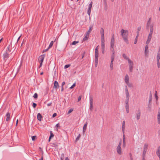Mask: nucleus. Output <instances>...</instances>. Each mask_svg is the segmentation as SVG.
<instances>
[{
	"label": "nucleus",
	"instance_id": "obj_63",
	"mask_svg": "<svg viewBox=\"0 0 160 160\" xmlns=\"http://www.w3.org/2000/svg\"><path fill=\"white\" fill-rule=\"evenodd\" d=\"M139 31H137V36H139Z\"/></svg>",
	"mask_w": 160,
	"mask_h": 160
},
{
	"label": "nucleus",
	"instance_id": "obj_32",
	"mask_svg": "<svg viewBox=\"0 0 160 160\" xmlns=\"http://www.w3.org/2000/svg\"><path fill=\"white\" fill-rule=\"evenodd\" d=\"M125 135L124 134L123 135V143H126Z\"/></svg>",
	"mask_w": 160,
	"mask_h": 160
},
{
	"label": "nucleus",
	"instance_id": "obj_60",
	"mask_svg": "<svg viewBox=\"0 0 160 160\" xmlns=\"http://www.w3.org/2000/svg\"><path fill=\"white\" fill-rule=\"evenodd\" d=\"M52 102H51V103H48V104H47V105L48 106H51V105H52Z\"/></svg>",
	"mask_w": 160,
	"mask_h": 160
},
{
	"label": "nucleus",
	"instance_id": "obj_5",
	"mask_svg": "<svg viewBox=\"0 0 160 160\" xmlns=\"http://www.w3.org/2000/svg\"><path fill=\"white\" fill-rule=\"evenodd\" d=\"M153 32H150L148 36V39L146 42V44H148L151 41V39L152 38V35L153 33Z\"/></svg>",
	"mask_w": 160,
	"mask_h": 160
},
{
	"label": "nucleus",
	"instance_id": "obj_24",
	"mask_svg": "<svg viewBox=\"0 0 160 160\" xmlns=\"http://www.w3.org/2000/svg\"><path fill=\"white\" fill-rule=\"evenodd\" d=\"M150 27V32H153V25L150 24L149 26Z\"/></svg>",
	"mask_w": 160,
	"mask_h": 160
},
{
	"label": "nucleus",
	"instance_id": "obj_35",
	"mask_svg": "<svg viewBox=\"0 0 160 160\" xmlns=\"http://www.w3.org/2000/svg\"><path fill=\"white\" fill-rule=\"evenodd\" d=\"M6 52H7L8 53H9L10 52V46H9L7 48V50H6Z\"/></svg>",
	"mask_w": 160,
	"mask_h": 160
},
{
	"label": "nucleus",
	"instance_id": "obj_46",
	"mask_svg": "<svg viewBox=\"0 0 160 160\" xmlns=\"http://www.w3.org/2000/svg\"><path fill=\"white\" fill-rule=\"evenodd\" d=\"M76 85V83H74L70 88V89L73 88Z\"/></svg>",
	"mask_w": 160,
	"mask_h": 160
},
{
	"label": "nucleus",
	"instance_id": "obj_47",
	"mask_svg": "<svg viewBox=\"0 0 160 160\" xmlns=\"http://www.w3.org/2000/svg\"><path fill=\"white\" fill-rule=\"evenodd\" d=\"M129 156H130V160H133L132 155L131 153H130V154H129Z\"/></svg>",
	"mask_w": 160,
	"mask_h": 160
},
{
	"label": "nucleus",
	"instance_id": "obj_40",
	"mask_svg": "<svg viewBox=\"0 0 160 160\" xmlns=\"http://www.w3.org/2000/svg\"><path fill=\"white\" fill-rule=\"evenodd\" d=\"M79 43V41H74L72 43V45H76L77 43Z\"/></svg>",
	"mask_w": 160,
	"mask_h": 160
},
{
	"label": "nucleus",
	"instance_id": "obj_22",
	"mask_svg": "<svg viewBox=\"0 0 160 160\" xmlns=\"http://www.w3.org/2000/svg\"><path fill=\"white\" fill-rule=\"evenodd\" d=\"M156 154L158 157L160 156V146H159L158 148Z\"/></svg>",
	"mask_w": 160,
	"mask_h": 160
},
{
	"label": "nucleus",
	"instance_id": "obj_11",
	"mask_svg": "<svg viewBox=\"0 0 160 160\" xmlns=\"http://www.w3.org/2000/svg\"><path fill=\"white\" fill-rule=\"evenodd\" d=\"M45 57V54L40 56L38 58V61L42 63Z\"/></svg>",
	"mask_w": 160,
	"mask_h": 160
},
{
	"label": "nucleus",
	"instance_id": "obj_8",
	"mask_svg": "<svg viewBox=\"0 0 160 160\" xmlns=\"http://www.w3.org/2000/svg\"><path fill=\"white\" fill-rule=\"evenodd\" d=\"M101 49L102 51V53H104L105 51V44L104 42L105 40H101Z\"/></svg>",
	"mask_w": 160,
	"mask_h": 160
},
{
	"label": "nucleus",
	"instance_id": "obj_13",
	"mask_svg": "<svg viewBox=\"0 0 160 160\" xmlns=\"http://www.w3.org/2000/svg\"><path fill=\"white\" fill-rule=\"evenodd\" d=\"M116 150L118 153L119 155H121L122 154V148L121 147H117Z\"/></svg>",
	"mask_w": 160,
	"mask_h": 160
},
{
	"label": "nucleus",
	"instance_id": "obj_7",
	"mask_svg": "<svg viewBox=\"0 0 160 160\" xmlns=\"http://www.w3.org/2000/svg\"><path fill=\"white\" fill-rule=\"evenodd\" d=\"M93 109V98L91 96L90 98V106L89 109L92 111Z\"/></svg>",
	"mask_w": 160,
	"mask_h": 160
},
{
	"label": "nucleus",
	"instance_id": "obj_36",
	"mask_svg": "<svg viewBox=\"0 0 160 160\" xmlns=\"http://www.w3.org/2000/svg\"><path fill=\"white\" fill-rule=\"evenodd\" d=\"M126 83V84L128 85V87H131L132 86V83H130L129 82H127Z\"/></svg>",
	"mask_w": 160,
	"mask_h": 160
},
{
	"label": "nucleus",
	"instance_id": "obj_6",
	"mask_svg": "<svg viewBox=\"0 0 160 160\" xmlns=\"http://www.w3.org/2000/svg\"><path fill=\"white\" fill-rule=\"evenodd\" d=\"M92 5V2H91L88 5V8L87 11V13L88 15L90 16L91 8Z\"/></svg>",
	"mask_w": 160,
	"mask_h": 160
},
{
	"label": "nucleus",
	"instance_id": "obj_53",
	"mask_svg": "<svg viewBox=\"0 0 160 160\" xmlns=\"http://www.w3.org/2000/svg\"><path fill=\"white\" fill-rule=\"evenodd\" d=\"M37 106V104L34 102L33 103L32 106L34 108H35Z\"/></svg>",
	"mask_w": 160,
	"mask_h": 160
},
{
	"label": "nucleus",
	"instance_id": "obj_29",
	"mask_svg": "<svg viewBox=\"0 0 160 160\" xmlns=\"http://www.w3.org/2000/svg\"><path fill=\"white\" fill-rule=\"evenodd\" d=\"M122 57L125 59L128 60H128L130 59L127 57V56H126V55L125 54H123Z\"/></svg>",
	"mask_w": 160,
	"mask_h": 160
},
{
	"label": "nucleus",
	"instance_id": "obj_56",
	"mask_svg": "<svg viewBox=\"0 0 160 160\" xmlns=\"http://www.w3.org/2000/svg\"><path fill=\"white\" fill-rule=\"evenodd\" d=\"M57 116V113H54L52 115V117L54 118Z\"/></svg>",
	"mask_w": 160,
	"mask_h": 160
},
{
	"label": "nucleus",
	"instance_id": "obj_25",
	"mask_svg": "<svg viewBox=\"0 0 160 160\" xmlns=\"http://www.w3.org/2000/svg\"><path fill=\"white\" fill-rule=\"evenodd\" d=\"M87 125H88V123L87 122H86L84 125V126H83V132H85L86 131V129H87Z\"/></svg>",
	"mask_w": 160,
	"mask_h": 160
},
{
	"label": "nucleus",
	"instance_id": "obj_34",
	"mask_svg": "<svg viewBox=\"0 0 160 160\" xmlns=\"http://www.w3.org/2000/svg\"><path fill=\"white\" fill-rule=\"evenodd\" d=\"M53 44V41H52L50 43V44L48 47L49 48H51L52 47V46Z\"/></svg>",
	"mask_w": 160,
	"mask_h": 160
},
{
	"label": "nucleus",
	"instance_id": "obj_26",
	"mask_svg": "<svg viewBox=\"0 0 160 160\" xmlns=\"http://www.w3.org/2000/svg\"><path fill=\"white\" fill-rule=\"evenodd\" d=\"M50 136L49 138V140H48L49 142L50 141L51 139L54 136V135L52 133V131H50Z\"/></svg>",
	"mask_w": 160,
	"mask_h": 160
},
{
	"label": "nucleus",
	"instance_id": "obj_59",
	"mask_svg": "<svg viewBox=\"0 0 160 160\" xmlns=\"http://www.w3.org/2000/svg\"><path fill=\"white\" fill-rule=\"evenodd\" d=\"M81 99V96H79L78 97V102H79Z\"/></svg>",
	"mask_w": 160,
	"mask_h": 160
},
{
	"label": "nucleus",
	"instance_id": "obj_49",
	"mask_svg": "<svg viewBox=\"0 0 160 160\" xmlns=\"http://www.w3.org/2000/svg\"><path fill=\"white\" fill-rule=\"evenodd\" d=\"M157 63L158 67L159 68L160 67V63H159V61H157Z\"/></svg>",
	"mask_w": 160,
	"mask_h": 160
},
{
	"label": "nucleus",
	"instance_id": "obj_38",
	"mask_svg": "<svg viewBox=\"0 0 160 160\" xmlns=\"http://www.w3.org/2000/svg\"><path fill=\"white\" fill-rule=\"evenodd\" d=\"M80 137H81V135L80 134H79V135H78V136H77V137L76 138V142L79 139Z\"/></svg>",
	"mask_w": 160,
	"mask_h": 160
},
{
	"label": "nucleus",
	"instance_id": "obj_41",
	"mask_svg": "<svg viewBox=\"0 0 160 160\" xmlns=\"http://www.w3.org/2000/svg\"><path fill=\"white\" fill-rule=\"evenodd\" d=\"M89 36L86 35V36H85L83 38V41H86L88 39V38Z\"/></svg>",
	"mask_w": 160,
	"mask_h": 160
},
{
	"label": "nucleus",
	"instance_id": "obj_28",
	"mask_svg": "<svg viewBox=\"0 0 160 160\" xmlns=\"http://www.w3.org/2000/svg\"><path fill=\"white\" fill-rule=\"evenodd\" d=\"M152 101V95L151 94V92L150 91V94L149 96V104H150V103Z\"/></svg>",
	"mask_w": 160,
	"mask_h": 160
},
{
	"label": "nucleus",
	"instance_id": "obj_18",
	"mask_svg": "<svg viewBox=\"0 0 160 160\" xmlns=\"http://www.w3.org/2000/svg\"><path fill=\"white\" fill-rule=\"evenodd\" d=\"M151 18H149L148 20L147 23V26H146L147 29L148 28L149 26L150 25V24H151Z\"/></svg>",
	"mask_w": 160,
	"mask_h": 160
},
{
	"label": "nucleus",
	"instance_id": "obj_20",
	"mask_svg": "<svg viewBox=\"0 0 160 160\" xmlns=\"http://www.w3.org/2000/svg\"><path fill=\"white\" fill-rule=\"evenodd\" d=\"M42 118V116L41 114L40 113H38L37 115V119L39 121H41Z\"/></svg>",
	"mask_w": 160,
	"mask_h": 160
},
{
	"label": "nucleus",
	"instance_id": "obj_42",
	"mask_svg": "<svg viewBox=\"0 0 160 160\" xmlns=\"http://www.w3.org/2000/svg\"><path fill=\"white\" fill-rule=\"evenodd\" d=\"M38 94L36 93H35L33 96V97H34V98H38Z\"/></svg>",
	"mask_w": 160,
	"mask_h": 160
},
{
	"label": "nucleus",
	"instance_id": "obj_43",
	"mask_svg": "<svg viewBox=\"0 0 160 160\" xmlns=\"http://www.w3.org/2000/svg\"><path fill=\"white\" fill-rule=\"evenodd\" d=\"M129 100V99L126 98V99L125 101V103H126V105H128Z\"/></svg>",
	"mask_w": 160,
	"mask_h": 160
},
{
	"label": "nucleus",
	"instance_id": "obj_3",
	"mask_svg": "<svg viewBox=\"0 0 160 160\" xmlns=\"http://www.w3.org/2000/svg\"><path fill=\"white\" fill-rule=\"evenodd\" d=\"M95 66L96 67L98 63V50H95Z\"/></svg>",
	"mask_w": 160,
	"mask_h": 160
},
{
	"label": "nucleus",
	"instance_id": "obj_55",
	"mask_svg": "<svg viewBox=\"0 0 160 160\" xmlns=\"http://www.w3.org/2000/svg\"><path fill=\"white\" fill-rule=\"evenodd\" d=\"M141 29V27H139L138 28L137 31H140Z\"/></svg>",
	"mask_w": 160,
	"mask_h": 160
},
{
	"label": "nucleus",
	"instance_id": "obj_14",
	"mask_svg": "<svg viewBox=\"0 0 160 160\" xmlns=\"http://www.w3.org/2000/svg\"><path fill=\"white\" fill-rule=\"evenodd\" d=\"M136 118L138 120H139L141 116V111L139 109L138 110V112L136 113Z\"/></svg>",
	"mask_w": 160,
	"mask_h": 160
},
{
	"label": "nucleus",
	"instance_id": "obj_51",
	"mask_svg": "<svg viewBox=\"0 0 160 160\" xmlns=\"http://www.w3.org/2000/svg\"><path fill=\"white\" fill-rule=\"evenodd\" d=\"M49 48L48 47V48L47 49H44L43 51L42 52L44 53V52H45L47 51H48V50H49Z\"/></svg>",
	"mask_w": 160,
	"mask_h": 160
},
{
	"label": "nucleus",
	"instance_id": "obj_21",
	"mask_svg": "<svg viewBox=\"0 0 160 160\" xmlns=\"http://www.w3.org/2000/svg\"><path fill=\"white\" fill-rule=\"evenodd\" d=\"M148 45L147 44L145 47V53L146 55H147L148 53Z\"/></svg>",
	"mask_w": 160,
	"mask_h": 160
},
{
	"label": "nucleus",
	"instance_id": "obj_9",
	"mask_svg": "<svg viewBox=\"0 0 160 160\" xmlns=\"http://www.w3.org/2000/svg\"><path fill=\"white\" fill-rule=\"evenodd\" d=\"M100 33L101 34V40H104V30L102 28H101L100 30Z\"/></svg>",
	"mask_w": 160,
	"mask_h": 160
},
{
	"label": "nucleus",
	"instance_id": "obj_45",
	"mask_svg": "<svg viewBox=\"0 0 160 160\" xmlns=\"http://www.w3.org/2000/svg\"><path fill=\"white\" fill-rule=\"evenodd\" d=\"M138 36H136V38H135L134 41V44H136L137 43V40H138Z\"/></svg>",
	"mask_w": 160,
	"mask_h": 160
},
{
	"label": "nucleus",
	"instance_id": "obj_31",
	"mask_svg": "<svg viewBox=\"0 0 160 160\" xmlns=\"http://www.w3.org/2000/svg\"><path fill=\"white\" fill-rule=\"evenodd\" d=\"M148 145L147 144H145L144 145L143 147V150H147L148 149Z\"/></svg>",
	"mask_w": 160,
	"mask_h": 160
},
{
	"label": "nucleus",
	"instance_id": "obj_62",
	"mask_svg": "<svg viewBox=\"0 0 160 160\" xmlns=\"http://www.w3.org/2000/svg\"><path fill=\"white\" fill-rule=\"evenodd\" d=\"M126 111L127 113H128L129 112V109H126Z\"/></svg>",
	"mask_w": 160,
	"mask_h": 160
},
{
	"label": "nucleus",
	"instance_id": "obj_44",
	"mask_svg": "<svg viewBox=\"0 0 160 160\" xmlns=\"http://www.w3.org/2000/svg\"><path fill=\"white\" fill-rule=\"evenodd\" d=\"M70 66V64H67V65H66L64 66V68L65 69H66V68H69Z\"/></svg>",
	"mask_w": 160,
	"mask_h": 160
},
{
	"label": "nucleus",
	"instance_id": "obj_27",
	"mask_svg": "<svg viewBox=\"0 0 160 160\" xmlns=\"http://www.w3.org/2000/svg\"><path fill=\"white\" fill-rule=\"evenodd\" d=\"M92 27H90L89 30H88V31H87V36H89V34L91 32V31L92 30Z\"/></svg>",
	"mask_w": 160,
	"mask_h": 160
},
{
	"label": "nucleus",
	"instance_id": "obj_61",
	"mask_svg": "<svg viewBox=\"0 0 160 160\" xmlns=\"http://www.w3.org/2000/svg\"><path fill=\"white\" fill-rule=\"evenodd\" d=\"M65 82H63L62 83L61 87H63V86L65 85Z\"/></svg>",
	"mask_w": 160,
	"mask_h": 160
},
{
	"label": "nucleus",
	"instance_id": "obj_33",
	"mask_svg": "<svg viewBox=\"0 0 160 160\" xmlns=\"http://www.w3.org/2000/svg\"><path fill=\"white\" fill-rule=\"evenodd\" d=\"M157 91H155V98H156V101H158V96H157Z\"/></svg>",
	"mask_w": 160,
	"mask_h": 160
},
{
	"label": "nucleus",
	"instance_id": "obj_50",
	"mask_svg": "<svg viewBox=\"0 0 160 160\" xmlns=\"http://www.w3.org/2000/svg\"><path fill=\"white\" fill-rule=\"evenodd\" d=\"M73 111V110L72 109H70L69 111H68V114H69L71 112Z\"/></svg>",
	"mask_w": 160,
	"mask_h": 160
},
{
	"label": "nucleus",
	"instance_id": "obj_52",
	"mask_svg": "<svg viewBox=\"0 0 160 160\" xmlns=\"http://www.w3.org/2000/svg\"><path fill=\"white\" fill-rule=\"evenodd\" d=\"M121 145H122V141H121H121H120V142H119V143L118 145V146L117 147H121Z\"/></svg>",
	"mask_w": 160,
	"mask_h": 160
},
{
	"label": "nucleus",
	"instance_id": "obj_1",
	"mask_svg": "<svg viewBox=\"0 0 160 160\" xmlns=\"http://www.w3.org/2000/svg\"><path fill=\"white\" fill-rule=\"evenodd\" d=\"M115 43V38L114 34H112V38L111 39L110 41V50L112 52V54L111 55V58L114 59L115 58V52L114 51V46Z\"/></svg>",
	"mask_w": 160,
	"mask_h": 160
},
{
	"label": "nucleus",
	"instance_id": "obj_30",
	"mask_svg": "<svg viewBox=\"0 0 160 160\" xmlns=\"http://www.w3.org/2000/svg\"><path fill=\"white\" fill-rule=\"evenodd\" d=\"M157 61H159L160 59V52H158V53L157 55Z\"/></svg>",
	"mask_w": 160,
	"mask_h": 160
},
{
	"label": "nucleus",
	"instance_id": "obj_10",
	"mask_svg": "<svg viewBox=\"0 0 160 160\" xmlns=\"http://www.w3.org/2000/svg\"><path fill=\"white\" fill-rule=\"evenodd\" d=\"M125 94L126 96V98L127 99H129V94L128 92V91L127 88V86H125Z\"/></svg>",
	"mask_w": 160,
	"mask_h": 160
},
{
	"label": "nucleus",
	"instance_id": "obj_58",
	"mask_svg": "<svg viewBox=\"0 0 160 160\" xmlns=\"http://www.w3.org/2000/svg\"><path fill=\"white\" fill-rule=\"evenodd\" d=\"M125 108H126V109H129V105H126Z\"/></svg>",
	"mask_w": 160,
	"mask_h": 160
},
{
	"label": "nucleus",
	"instance_id": "obj_39",
	"mask_svg": "<svg viewBox=\"0 0 160 160\" xmlns=\"http://www.w3.org/2000/svg\"><path fill=\"white\" fill-rule=\"evenodd\" d=\"M64 154L63 153H62L60 157V160H63L64 158Z\"/></svg>",
	"mask_w": 160,
	"mask_h": 160
},
{
	"label": "nucleus",
	"instance_id": "obj_4",
	"mask_svg": "<svg viewBox=\"0 0 160 160\" xmlns=\"http://www.w3.org/2000/svg\"><path fill=\"white\" fill-rule=\"evenodd\" d=\"M129 63V70L130 72H132L133 69V62L130 59L128 60Z\"/></svg>",
	"mask_w": 160,
	"mask_h": 160
},
{
	"label": "nucleus",
	"instance_id": "obj_48",
	"mask_svg": "<svg viewBox=\"0 0 160 160\" xmlns=\"http://www.w3.org/2000/svg\"><path fill=\"white\" fill-rule=\"evenodd\" d=\"M36 138V136H33L32 137V141H34Z\"/></svg>",
	"mask_w": 160,
	"mask_h": 160
},
{
	"label": "nucleus",
	"instance_id": "obj_17",
	"mask_svg": "<svg viewBox=\"0 0 160 160\" xmlns=\"http://www.w3.org/2000/svg\"><path fill=\"white\" fill-rule=\"evenodd\" d=\"M157 118L158 123L159 124H160V108L159 109Z\"/></svg>",
	"mask_w": 160,
	"mask_h": 160
},
{
	"label": "nucleus",
	"instance_id": "obj_15",
	"mask_svg": "<svg viewBox=\"0 0 160 160\" xmlns=\"http://www.w3.org/2000/svg\"><path fill=\"white\" fill-rule=\"evenodd\" d=\"M6 116L7 117L6 121L8 122L9 121L10 119V113L9 112H8L7 113V114L6 115Z\"/></svg>",
	"mask_w": 160,
	"mask_h": 160
},
{
	"label": "nucleus",
	"instance_id": "obj_16",
	"mask_svg": "<svg viewBox=\"0 0 160 160\" xmlns=\"http://www.w3.org/2000/svg\"><path fill=\"white\" fill-rule=\"evenodd\" d=\"M54 87L55 88H58L59 87L58 83L56 81H55L54 82Z\"/></svg>",
	"mask_w": 160,
	"mask_h": 160
},
{
	"label": "nucleus",
	"instance_id": "obj_64",
	"mask_svg": "<svg viewBox=\"0 0 160 160\" xmlns=\"http://www.w3.org/2000/svg\"><path fill=\"white\" fill-rule=\"evenodd\" d=\"M98 46H97L96 47V48L95 49V50H98Z\"/></svg>",
	"mask_w": 160,
	"mask_h": 160
},
{
	"label": "nucleus",
	"instance_id": "obj_19",
	"mask_svg": "<svg viewBox=\"0 0 160 160\" xmlns=\"http://www.w3.org/2000/svg\"><path fill=\"white\" fill-rule=\"evenodd\" d=\"M124 80L125 83L129 82V78L128 75V74L126 75L125 76Z\"/></svg>",
	"mask_w": 160,
	"mask_h": 160
},
{
	"label": "nucleus",
	"instance_id": "obj_12",
	"mask_svg": "<svg viewBox=\"0 0 160 160\" xmlns=\"http://www.w3.org/2000/svg\"><path fill=\"white\" fill-rule=\"evenodd\" d=\"M9 53L7 52H6L3 54V58L4 60L5 61L9 57Z\"/></svg>",
	"mask_w": 160,
	"mask_h": 160
},
{
	"label": "nucleus",
	"instance_id": "obj_37",
	"mask_svg": "<svg viewBox=\"0 0 160 160\" xmlns=\"http://www.w3.org/2000/svg\"><path fill=\"white\" fill-rule=\"evenodd\" d=\"M125 128V125H122V130L123 134H124Z\"/></svg>",
	"mask_w": 160,
	"mask_h": 160
},
{
	"label": "nucleus",
	"instance_id": "obj_57",
	"mask_svg": "<svg viewBox=\"0 0 160 160\" xmlns=\"http://www.w3.org/2000/svg\"><path fill=\"white\" fill-rule=\"evenodd\" d=\"M147 151V150H143V154H145L146 153Z\"/></svg>",
	"mask_w": 160,
	"mask_h": 160
},
{
	"label": "nucleus",
	"instance_id": "obj_2",
	"mask_svg": "<svg viewBox=\"0 0 160 160\" xmlns=\"http://www.w3.org/2000/svg\"><path fill=\"white\" fill-rule=\"evenodd\" d=\"M121 34L123 40L127 43L128 44L129 42L128 40V31L127 30L122 29L121 31Z\"/></svg>",
	"mask_w": 160,
	"mask_h": 160
},
{
	"label": "nucleus",
	"instance_id": "obj_23",
	"mask_svg": "<svg viewBox=\"0 0 160 160\" xmlns=\"http://www.w3.org/2000/svg\"><path fill=\"white\" fill-rule=\"evenodd\" d=\"M114 59H113V58H111V63H110V68H111V70H112L113 69V61L114 60Z\"/></svg>",
	"mask_w": 160,
	"mask_h": 160
},
{
	"label": "nucleus",
	"instance_id": "obj_54",
	"mask_svg": "<svg viewBox=\"0 0 160 160\" xmlns=\"http://www.w3.org/2000/svg\"><path fill=\"white\" fill-rule=\"evenodd\" d=\"M56 127L57 128H60V126L59 124V123L57 124L56 125Z\"/></svg>",
	"mask_w": 160,
	"mask_h": 160
}]
</instances>
